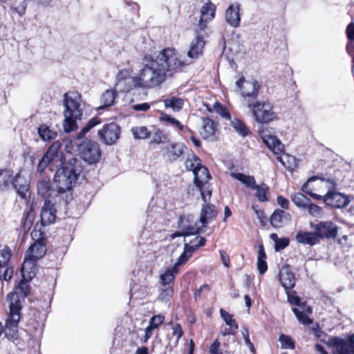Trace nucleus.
Segmentation results:
<instances>
[{
	"instance_id": "30",
	"label": "nucleus",
	"mask_w": 354,
	"mask_h": 354,
	"mask_svg": "<svg viewBox=\"0 0 354 354\" xmlns=\"http://www.w3.org/2000/svg\"><path fill=\"white\" fill-rule=\"evenodd\" d=\"M12 172L11 169H0V192L10 189Z\"/></svg>"
},
{
	"instance_id": "57",
	"label": "nucleus",
	"mask_w": 354,
	"mask_h": 354,
	"mask_svg": "<svg viewBox=\"0 0 354 354\" xmlns=\"http://www.w3.org/2000/svg\"><path fill=\"white\" fill-rule=\"evenodd\" d=\"M205 185H201V187H196L201 192L202 199L207 203L211 198L212 191L208 187H205Z\"/></svg>"
},
{
	"instance_id": "14",
	"label": "nucleus",
	"mask_w": 354,
	"mask_h": 354,
	"mask_svg": "<svg viewBox=\"0 0 354 354\" xmlns=\"http://www.w3.org/2000/svg\"><path fill=\"white\" fill-rule=\"evenodd\" d=\"M261 85L257 80H252L245 82L241 96L246 102L247 106L258 100Z\"/></svg>"
},
{
	"instance_id": "13",
	"label": "nucleus",
	"mask_w": 354,
	"mask_h": 354,
	"mask_svg": "<svg viewBox=\"0 0 354 354\" xmlns=\"http://www.w3.org/2000/svg\"><path fill=\"white\" fill-rule=\"evenodd\" d=\"M57 209L50 200H46L41 209L40 212V223L37 230L41 229L43 226L48 225L53 223L56 218Z\"/></svg>"
},
{
	"instance_id": "20",
	"label": "nucleus",
	"mask_w": 354,
	"mask_h": 354,
	"mask_svg": "<svg viewBox=\"0 0 354 354\" xmlns=\"http://www.w3.org/2000/svg\"><path fill=\"white\" fill-rule=\"evenodd\" d=\"M240 4L234 3L229 6L225 11V20L227 23L234 28H237L240 25Z\"/></svg>"
},
{
	"instance_id": "4",
	"label": "nucleus",
	"mask_w": 354,
	"mask_h": 354,
	"mask_svg": "<svg viewBox=\"0 0 354 354\" xmlns=\"http://www.w3.org/2000/svg\"><path fill=\"white\" fill-rule=\"evenodd\" d=\"M82 101V95L77 92H69L64 95L63 127L65 132L70 133L77 129V121L80 120L83 115Z\"/></svg>"
},
{
	"instance_id": "47",
	"label": "nucleus",
	"mask_w": 354,
	"mask_h": 354,
	"mask_svg": "<svg viewBox=\"0 0 354 354\" xmlns=\"http://www.w3.org/2000/svg\"><path fill=\"white\" fill-rule=\"evenodd\" d=\"M168 140V136L165 133L162 131L158 129H156L153 134L152 140H151V143L154 144H161L165 143Z\"/></svg>"
},
{
	"instance_id": "61",
	"label": "nucleus",
	"mask_w": 354,
	"mask_h": 354,
	"mask_svg": "<svg viewBox=\"0 0 354 354\" xmlns=\"http://www.w3.org/2000/svg\"><path fill=\"white\" fill-rule=\"evenodd\" d=\"M220 342L218 340L214 341L210 346L209 352L211 354H223L219 349Z\"/></svg>"
},
{
	"instance_id": "31",
	"label": "nucleus",
	"mask_w": 354,
	"mask_h": 354,
	"mask_svg": "<svg viewBox=\"0 0 354 354\" xmlns=\"http://www.w3.org/2000/svg\"><path fill=\"white\" fill-rule=\"evenodd\" d=\"M230 176L234 179L239 180L245 187L250 188L252 189H253L255 185H257L255 178L252 176H247L242 173L231 172Z\"/></svg>"
},
{
	"instance_id": "6",
	"label": "nucleus",
	"mask_w": 354,
	"mask_h": 354,
	"mask_svg": "<svg viewBox=\"0 0 354 354\" xmlns=\"http://www.w3.org/2000/svg\"><path fill=\"white\" fill-rule=\"evenodd\" d=\"M39 227V223H37L31 232V236L35 241L26 252V258L30 261H37L41 259L46 253V238L44 232Z\"/></svg>"
},
{
	"instance_id": "29",
	"label": "nucleus",
	"mask_w": 354,
	"mask_h": 354,
	"mask_svg": "<svg viewBox=\"0 0 354 354\" xmlns=\"http://www.w3.org/2000/svg\"><path fill=\"white\" fill-rule=\"evenodd\" d=\"M178 272L179 270L176 269V267L171 266L167 268L165 271L160 275V283L164 286L167 285L170 286L174 283Z\"/></svg>"
},
{
	"instance_id": "41",
	"label": "nucleus",
	"mask_w": 354,
	"mask_h": 354,
	"mask_svg": "<svg viewBox=\"0 0 354 354\" xmlns=\"http://www.w3.org/2000/svg\"><path fill=\"white\" fill-rule=\"evenodd\" d=\"M116 92L113 90H106L101 97L102 107H109L114 104Z\"/></svg>"
},
{
	"instance_id": "36",
	"label": "nucleus",
	"mask_w": 354,
	"mask_h": 354,
	"mask_svg": "<svg viewBox=\"0 0 354 354\" xmlns=\"http://www.w3.org/2000/svg\"><path fill=\"white\" fill-rule=\"evenodd\" d=\"M160 120L162 122H165L167 124H171L176 129L183 131L185 130L187 131L188 132H192V131L187 127L183 125L180 121L176 120V118L171 117L170 115L162 113V116L160 117Z\"/></svg>"
},
{
	"instance_id": "8",
	"label": "nucleus",
	"mask_w": 354,
	"mask_h": 354,
	"mask_svg": "<svg viewBox=\"0 0 354 354\" xmlns=\"http://www.w3.org/2000/svg\"><path fill=\"white\" fill-rule=\"evenodd\" d=\"M81 158L90 165L97 162L101 158V150L99 144L91 140H84L77 146Z\"/></svg>"
},
{
	"instance_id": "51",
	"label": "nucleus",
	"mask_w": 354,
	"mask_h": 354,
	"mask_svg": "<svg viewBox=\"0 0 354 354\" xmlns=\"http://www.w3.org/2000/svg\"><path fill=\"white\" fill-rule=\"evenodd\" d=\"M304 209H307L308 214L315 217L321 216L322 214V208L318 205L313 203L311 201L308 202Z\"/></svg>"
},
{
	"instance_id": "12",
	"label": "nucleus",
	"mask_w": 354,
	"mask_h": 354,
	"mask_svg": "<svg viewBox=\"0 0 354 354\" xmlns=\"http://www.w3.org/2000/svg\"><path fill=\"white\" fill-rule=\"evenodd\" d=\"M11 187L16 191L17 194L22 199H24L28 203V197L27 194L30 189V181L21 174V171L15 174L12 172L10 181Z\"/></svg>"
},
{
	"instance_id": "63",
	"label": "nucleus",
	"mask_w": 354,
	"mask_h": 354,
	"mask_svg": "<svg viewBox=\"0 0 354 354\" xmlns=\"http://www.w3.org/2000/svg\"><path fill=\"white\" fill-rule=\"evenodd\" d=\"M277 203L283 209H287L289 207V201L282 196H279L277 198Z\"/></svg>"
},
{
	"instance_id": "45",
	"label": "nucleus",
	"mask_w": 354,
	"mask_h": 354,
	"mask_svg": "<svg viewBox=\"0 0 354 354\" xmlns=\"http://www.w3.org/2000/svg\"><path fill=\"white\" fill-rule=\"evenodd\" d=\"M185 167L187 169L193 171L198 169L199 166L201 165V159L196 156L195 154H192L191 157L187 158L185 162Z\"/></svg>"
},
{
	"instance_id": "64",
	"label": "nucleus",
	"mask_w": 354,
	"mask_h": 354,
	"mask_svg": "<svg viewBox=\"0 0 354 354\" xmlns=\"http://www.w3.org/2000/svg\"><path fill=\"white\" fill-rule=\"evenodd\" d=\"M172 335L177 337V341L183 336V331L179 324H176L172 328Z\"/></svg>"
},
{
	"instance_id": "40",
	"label": "nucleus",
	"mask_w": 354,
	"mask_h": 354,
	"mask_svg": "<svg viewBox=\"0 0 354 354\" xmlns=\"http://www.w3.org/2000/svg\"><path fill=\"white\" fill-rule=\"evenodd\" d=\"M253 189L257 190L255 195L259 201L265 202L268 201L267 196L269 193V187L266 183H262L259 185H256Z\"/></svg>"
},
{
	"instance_id": "48",
	"label": "nucleus",
	"mask_w": 354,
	"mask_h": 354,
	"mask_svg": "<svg viewBox=\"0 0 354 354\" xmlns=\"http://www.w3.org/2000/svg\"><path fill=\"white\" fill-rule=\"evenodd\" d=\"M174 294V288L171 286H168L165 288L160 289V292L158 295V300L161 301H168L172 297Z\"/></svg>"
},
{
	"instance_id": "46",
	"label": "nucleus",
	"mask_w": 354,
	"mask_h": 354,
	"mask_svg": "<svg viewBox=\"0 0 354 354\" xmlns=\"http://www.w3.org/2000/svg\"><path fill=\"white\" fill-rule=\"evenodd\" d=\"M221 317L224 319L225 324L233 328L234 329L238 328V324L236 320L233 318V315L225 311L224 309H220Z\"/></svg>"
},
{
	"instance_id": "23",
	"label": "nucleus",
	"mask_w": 354,
	"mask_h": 354,
	"mask_svg": "<svg viewBox=\"0 0 354 354\" xmlns=\"http://www.w3.org/2000/svg\"><path fill=\"white\" fill-rule=\"evenodd\" d=\"M205 44V43L203 37L197 35L190 44V48L187 52V56L192 59H197L203 54Z\"/></svg>"
},
{
	"instance_id": "18",
	"label": "nucleus",
	"mask_w": 354,
	"mask_h": 354,
	"mask_svg": "<svg viewBox=\"0 0 354 354\" xmlns=\"http://www.w3.org/2000/svg\"><path fill=\"white\" fill-rule=\"evenodd\" d=\"M185 149L187 147L183 143H169L165 147V151L163 155L168 161L174 162L183 159Z\"/></svg>"
},
{
	"instance_id": "60",
	"label": "nucleus",
	"mask_w": 354,
	"mask_h": 354,
	"mask_svg": "<svg viewBox=\"0 0 354 354\" xmlns=\"http://www.w3.org/2000/svg\"><path fill=\"white\" fill-rule=\"evenodd\" d=\"M257 269L261 274H263L268 270L266 259H257Z\"/></svg>"
},
{
	"instance_id": "5",
	"label": "nucleus",
	"mask_w": 354,
	"mask_h": 354,
	"mask_svg": "<svg viewBox=\"0 0 354 354\" xmlns=\"http://www.w3.org/2000/svg\"><path fill=\"white\" fill-rule=\"evenodd\" d=\"M252 111L254 120L259 124H268L278 119L273 104L268 100H257L248 106Z\"/></svg>"
},
{
	"instance_id": "25",
	"label": "nucleus",
	"mask_w": 354,
	"mask_h": 354,
	"mask_svg": "<svg viewBox=\"0 0 354 354\" xmlns=\"http://www.w3.org/2000/svg\"><path fill=\"white\" fill-rule=\"evenodd\" d=\"M37 189L38 195L41 196L44 201L49 200L52 194V185L48 177H42L37 181Z\"/></svg>"
},
{
	"instance_id": "58",
	"label": "nucleus",
	"mask_w": 354,
	"mask_h": 354,
	"mask_svg": "<svg viewBox=\"0 0 354 354\" xmlns=\"http://www.w3.org/2000/svg\"><path fill=\"white\" fill-rule=\"evenodd\" d=\"M320 179L321 180H325L324 178H322L319 176H311L308 179V180L302 185L301 190L303 192L306 193V194L310 196V193L312 192V191L308 188V183L313 181H315L316 180Z\"/></svg>"
},
{
	"instance_id": "42",
	"label": "nucleus",
	"mask_w": 354,
	"mask_h": 354,
	"mask_svg": "<svg viewBox=\"0 0 354 354\" xmlns=\"http://www.w3.org/2000/svg\"><path fill=\"white\" fill-rule=\"evenodd\" d=\"M135 139L145 140L151 136V132L146 127H136L131 129Z\"/></svg>"
},
{
	"instance_id": "53",
	"label": "nucleus",
	"mask_w": 354,
	"mask_h": 354,
	"mask_svg": "<svg viewBox=\"0 0 354 354\" xmlns=\"http://www.w3.org/2000/svg\"><path fill=\"white\" fill-rule=\"evenodd\" d=\"M279 342L281 344L282 348H290L292 349L295 348V343L292 341V338L288 335L284 334H281L279 338Z\"/></svg>"
},
{
	"instance_id": "21",
	"label": "nucleus",
	"mask_w": 354,
	"mask_h": 354,
	"mask_svg": "<svg viewBox=\"0 0 354 354\" xmlns=\"http://www.w3.org/2000/svg\"><path fill=\"white\" fill-rule=\"evenodd\" d=\"M291 215L286 211L277 209L270 217V223L274 228H280L290 221Z\"/></svg>"
},
{
	"instance_id": "49",
	"label": "nucleus",
	"mask_w": 354,
	"mask_h": 354,
	"mask_svg": "<svg viewBox=\"0 0 354 354\" xmlns=\"http://www.w3.org/2000/svg\"><path fill=\"white\" fill-rule=\"evenodd\" d=\"M286 293L287 295L288 301L292 305L297 306H301V299L297 295L296 291L292 290V289H286Z\"/></svg>"
},
{
	"instance_id": "22",
	"label": "nucleus",
	"mask_w": 354,
	"mask_h": 354,
	"mask_svg": "<svg viewBox=\"0 0 354 354\" xmlns=\"http://www.w3.org/2000/svg\"><path fill=\"white\" fill-rule=\"evenodd\" d=\"M279 279L285 290L292 289L295 286V277L289 266H285L281 268L279 274Z\"/></svg>"
},
{
	"instance_id": "3",
	"label": "nucleus",
	"mask_w": 354,
	"mask_h": 354,
	"mask_svg": "<svg viewBox=\"0 0 354 354\" xmlns=\"http://www.w3.org/2000/svg\"><path fill=\"white\" fill-rule=\"evenodd\" d=\"M61 165L62 167L58 169L54 176V183L58 194L71 189L83 170L81 161L76 158H71L66 162L62 161Z\"/></svg>"
},
{
	"instance_id": "1",
	"label": "nucleus",
	"mask_w": 354,
	"mask_h": 354,
	"mask_svg": "<svg viewBox=\"0 0 354 354\" xmlns=\"http://www.w3.org/2000/svg\"><path fill=\"white\" fill-rule=\"evenodd\" d=\"M143 68L138 75L131 77L128 70L120 71L116 76L115 88L120 93H128L135 88H153L160 86L167 76L172 77L181 72L188 64L182 60L174 48L160 50L156 58L146 55L142 59Z\"/></svg>"
},
{
	"instance_id": "27",
	"label": "nucleus",
	"mask_w": 354,
	"mask_h": 354,
	"mask_svg": "<svg viewBox=\"0 0 354 354\" xmlns=\"http://www.w3.org/2000/svg\"><path fill=\"white\" fill-rule=\"evenodd\" d=\"M216 214L217 212L214 205L207 204L204 206L200 215V222L202 223V227H205L211 220L216 217Z\"/></svg>"
},
{
	"instance_id": "9",
	"label": "nucleus",
	"mask_w": 354,
	"mask_h": 354,
	"mask_svg": "<svg viewBox=\"0 0 354 354\" xmlns=\"http://www.w3.org/2000/svg\"><path fill=\"white\" fill-rule=\"evenodd\" d=\"M327 344L334 348L333 354H354V334L348 340L338 337H330Z\"/></svg>"
},
{
	"instance_id": "43",
	"label": "nucleus",
	"mask_w": 354,
	"mask_h": 354,
	"mask_svg": "<svg viewBox=\"0 0 354 354\" xmlns=\"http://www.w3.org/2000/svg\"><path fill=\"white\" fill-rule=\"evenodd\" d=\"M291 200L297 207L302 209H305L308 202L310 201L304 194L299 192L292 194Z\"/></svg>"
},
{
	"instance_id": "26",
	"label": "nucleus",
	"mask_w": 354,
	"mask_h": 354,
	"mask_svg": "<svg viewBox=\"0 0 354 354\" xmlns=\"http://www.w3.org/2000/svg\"><path fill=\"white\" fill-rule=\"evenodd\" d=\"M194 182L196 187H201V185H205L211 178L207 168L202 164L194 171Z\"/></svg>"
},
{
	"instance_id": "24",
	"label": "nucleus",
	"mask_w": 354,
	"mask_h": 354,
	"mask_svg": "<svg viewBox=\"0 0 354 354\" xmlns=\"http://www.w3.org/2000/svg\"><path fill=\"white\" fill-rule=\"evenodd\" d=\"M297 243L310 246L315 245L319 242L317 234L315 232L299 231L295 236Z\"/></svg>"
},
{
	"instance_id": "62",
	"label": "nucleus",
	"mask_w": 354,
	"mask_h": 354,
	"mask_svg": "<svg viewBox=\"0 0 354 354\" xmlns=\"http://www.w3.org/2000/svg\"><path fill=\"white\" fill-rule=\"evenodd\" d=\"M205 242L206 239L203 236H196L190 241L191 244L193 245H196V246H197V249L201 246L205 245Z\"/></svg>"
},
{
	"instance_id": "16",
	"label": "nucleus",
	"mask_w": 354,
	"mask_h": 354,
	"mask_svg": "<svg viewBox=\"0 0 354 354\" xmlns=\"http://www.w3.org/2000/svg\"><path fill=\"white\" fill-rule=\"evenodd\" d=\"M178 228L180 232L178 236H189L198 234L201 228L194 222V216H180L178 219Z\"/></svg>"
},
{
	"instance_id": "2",
	"label": "nucleus",
	"mask_w": 354,
	"mask_h": 354,
	"mask_svg": "<svg viewBox=\"0 0 354 354\" xmlns=\"http://www.w3.org/2000/svg\"><path fill=\"white\" fill-rule=\"evenodd\" d=\"M21 306L19 301H12L10 306V312L5 325V335L13 342L19 350L34 348L38 344L44 328V324L30 319L24 335L21 333L18 337L19 322L21 318Z\"/></svg>"
},
{
	"instance_id": "44",
	"label": "nucleus",
	"mask_w": 354,
	"mask_h": 354,
	"mask_svg": "<svg viewBox=\"0 0 354 354\" xmlns=\"http://www.w3.org/2000/svg\"><path fill=\"white\" fill-rule=\"evenodd\" d=\"M101 123V120L98 117H94L91 118L86 124L81 129L80 133L77 135V138H82L86 133H87L91 129L100 124Z\"/></svg>"
},
{
	"instance_id": "32",
	"label": "nucleus",
	"mask_w": 354,
	"mask_h": 354,
	"mask_svg": "<svg viewBox=\"0 0 354 354\" xmlns=\"http://www.w3.org/2000/svg\"><path fill=\"white\" fill-rule=\"evenodd\" d=\"M35 217V213L34 212L33 204H31L29 209L24 213V217L22 218V226L24 232H28L34 222Z\"/></svg>"
},
{
	"instance_id": "33",
	"label": "nucleus",
	"mask_w": 354,
	"mask_h": 354,
	"mask_svg": "<svg viewBox=\"0 0 354 354\" xmlns=\"http://www.w3.org/2000/svg\"><path fill=\"white\" fill-rule=\"evenodd\" d=\"M217 123L209 118H203V132L201 134L205 138H209L214 135Z\"/></svg>"
},
{
	"instance_id": "39",
	"label": "nucleus",
	"mask_w": 354,
	"mask_h": 354,
	"mask_svg": "<svg viewBox=\"0 0 354 354\" xmlns=\"http://www.w3.org/2000/svg\"><path fill=\"white\" fill-rule=\"evenodd\" d=\"M12 257V250L8 245H0V268L6 267Z\"/></svg>"
},
{
	"instance_id": "10",
	"label": "nucleus",
	"mask_w": 354,
	"mask_h": 354,
	"mask_svg": "<svg viewBox=\"0 0 354 354\" xmlns=\"http://www.w3.org/2000/svg\"><path fill=\"white\" fill-rule=\"evenodd\" d=\"M120 127L115 122L105 124L103 127L100 129L97 134L102 142L107 145H114L120 138Z\"/></svg>"
},
{
	"instance_id": "59",
	"label": "nucleus",
	"mask_w": 354,
	"mask_h": 354,
	"mask_svg": "<svg viewBox=\"0 0 354 354\" xmlns=\"http://www.w3.org/2000/svg\"><path fill=\"white\" fill-rule=\"evenodd\" d=\"M190 258L189 255H188L187 254H186L184 251L183 252L180 254V256L178 258L176 262L174 264V267H176V269H178L179 270V267L185 263Z\"/></svg>"
},
{
	"instance_id": "7",
	"label": "nucleus",
	"mask_w": 354,
	"mask_h": 354,
	"mask_svg": "<svg viewBox=\"0 0 354 354\" xmlns=\"http://www.w3.org/2000/svg\"><path fill=\"white\" fill-rule=\"evenodd\" d=\"M61 147L62 143L59 141H55L51 144L38 163L37 172L44 173L46 167L50 164L56 167L62 164L64 156L61 151Z\"/></svg>"
},
{
	"instance_id": "38",
	"label": "nucleus",
	"mask_w": 354,
	"mask_h": 354,
	"mask_svg": "<svg viewBox=\"0 0 354 354\" xmlns=\"http://www.w3.org/2000/svg\"><path fill=\"white\" fill-rule=\"evenodd\" d=\"M165 106L172 109L174 111H180L184 104V100L179 97H171L164 100Z\"/></svg>"
},
{
	"instance_id": "34",
	"label": "nucleus",
	"mask_w": 354,
	"mask_h": 354,
	"mask_svg": "<svg viewBox=\"0 0 354 354\" xmlns=\"http://www.w3.org/2000/svg\"><path fill=\"white\" fill-rule=\"evenodd\" d=\"M346 36L348 42L346 45L347 53L353 57L354 56V22L351 21L346 29Z\"/></svg>"
},
{
	"instance_id": "56",
	"label": "nucleus",
	"mask_w": 354,
	"mask_h": 354,
	"mask_svg": "<svg viewBox=\"0 0 354 354\" xmlns=\"http://www.w3.org/2000/svg\"><path fill=\"white\" fill-rule=\"evenodd\" d=\"M290 243V241L288 238H280L275 243H274V250L276 252H279L286 247L288 246Z\"/></svg>"
},
{
	"instance_id": "54",
	"label": "nucleus",
	"mask_w": 354,
	"mask_h": 354,
	"mask_svg": "<svg viewBox=\"0 0 354 354\" xmlns=\"http://www.w3.org/2000/svg\"><path fill=\"white\" fill-rule=\"evenodd\" d=\"M241 333H242L243 337L244 339L245 343L247 345V346L249 348L250 351L252 353H254L255 348H254L253 344L251 342V341L250 339V337H249L250 334H249V330H248V328H243V330H241Z\"/></svg>"
},
{
	"instance_id": "35",
	"label": "nucleus",
	"mask_w": 354,
	"mask_h": 354,
	"mask_svg": "<svg viewBox=\"0 0 354 354\" xmlns=\"http://www.w3.org/2000/svg\"><path fill=\"white\" fill-rule=\"evenodd\" d=\"M38 134L44 141H50L57 137V133L51 130L45 124H41L37 129Z\"/></svg>"
},
{
	"instance_id": "15",
	"label": "nucleus",
	"mask_w": 354,
	"mask_h": 354,
	"mask_svg": "<svg viewBox=\"0 0 354 354\" xmlns=\"http://www.w3.org/2000/svg\"><path fill=\"white\" fill-rule=\"evenodd\" d=\"M259 134L263 142L276 155L282 154L284 151V145L277 136L270 134L268 129H262Z\"/></svg>"
},
{
	"instance_id": "55",
	"label": "nucleus",
	"mask_w": 354,
	"mask_h": 354,
	"mask_svg": "<svg viewBox=\"0 0 354 354\" xmlns=\"http://www.w3.org/2000/svg\"><path fill=\"white\" fill-rule=\"evenodd\" d=\"M164 320L165 317L163 315H154L150 319L149 325L156 329L164 322Z\"/></svg>"
},
{
	"instance_id": "50",
	"label": "nucleus",
	"mask_w": 354,
	"mask_h": 354,
	"mask_svg": "<svg viewBox=\"0 0 354 354\" xmlns=\"http://www.w3.org/2000/svg\"><path fill=\"white\" fill-rule=\"evenodd\" d=\"M292 312L301 324L304 325H310L313 323V320L308 316V315L301 312L298 308H293Z\"/></svg>"
},
{
	"instance_id": "52",
	"label": "nucleus",
	"mask_w": 354,
	"mask_h": 354,
	"mask_svg": "<svg viewBox=\"0 0 354 354\" xmlns=\"http://www.w3.org/2000/svg\"><path fill=\"white\" fill-rule=\"evenodd\" d=\"M214 108L216 112L219 114L222 118L226 120H230L231 115L227 108L220 102H216L214 104Z\"/></svg>"
},
{
	"instance_id": "28",
	"label": "nucleus",
	"mask_w": 354,
	"mask_h": 354,
	"mask_svg": "<svg viewBox=\"0 0 354 354\" xmlns=\"http://www.w3.org/2000/svg\"><path fill=\"white\" fill-rule=\"evenodd\" d=\"M30 291V286L28 282L27 281H26L25 279L21 280L17 287L15 293L12 294L10 296V303H12V301H19V302H20V304L21 305V301L19 299V295H20V297H21L23 299H24L25 297H26L28 295Z\"/></svg>"
},
{
	"instance_id": "19",
	"label": "nucleus",
	"mask_w": 354,
	"mask_h": 354,
	"mask_svg": "<svg viewBox=\"0 0 354 354\" xmlns=\"http://www.w3.org/2000/svg\"><path fill=\"white\" fill-rule=\"evenodd\" d=\"M216 6L210 1L205 3L201 9V19L198 26L201 30L207 28V23L212 20L215 16Z\"/></svg>"
},
{
	"instance_id": "11",
	"label": "nucleus",
	"mask_w": 354,
	"mask_h": 354,
	"mask_svg": "<svg viewBox=\"0 0 354 354\" xmlns=\"http://www.w3.org/2000/svg\"><path fill=\"white\" fill-rule=\"evenodd\" d=\"M310 225L316 231L319 239H335L338 235V226L330 221H319L314 226L310 223Z\"/></svg>"
},
{
	"instance_id": "37",
	"label": "nucleus",
	"mask_w": 354,
	"mask_h": 354,
	"mask_svg": "<svg viewBox=\"0 0 354 354\" xmlns=\"http://www.w3.org/2000/svg\"><path fill=\"white\" fill-rule=\"evenodd\" d=\"M231 126L241 136L246 137L250 133L245 124L239 119L234 118L231 120Z\"/></svg>"
},
{
	"instance_id": "17",
	"label": "nucleus",
	"mask_w": 354,
	"mask_h": 354,
	"mask_svg": "<svg viewBox=\"0 0 354 354\" xmlns=\"http://www.w3.org/2000/svg\"><path fill=\"white\" fill-rule=\"evenodd\" d=\"M326 205L335 208H342L348 205L350 200L346 195L333 190H329L324 196Z\"/></svg>"
}]
</instances>
